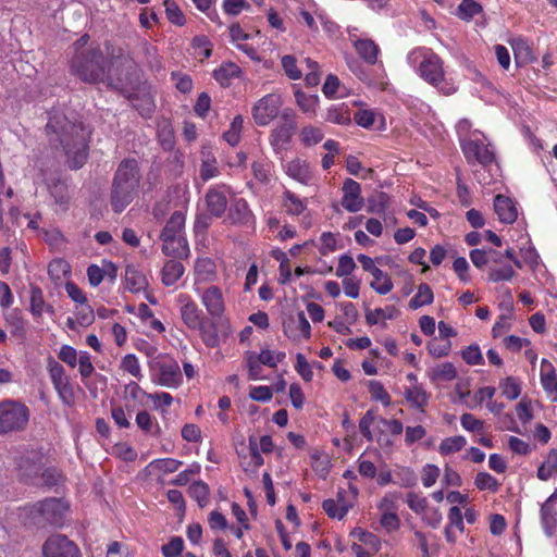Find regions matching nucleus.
Masks as SVG:
<instances>
[{
	"instance_id": "f03ea898",
	"label": "nucleus",
	"mask_w": 557,
	"mask_h": 557,
	"mask_svg": "<svg viewBox=\"0 0 557 557\" xmlns=\"http://www.w3.org/2000/svg\"><path fill=\"white\" fill-rule=\"evenodd\" d=\"M407 63L428 84L435 87L441 94L453 95L457 87L446 78L443 60L431 49L418 47L407 54Z\"/></svg>"
},
{
	"instance_id": "052dcab7",
	"label": "nucleus",
	"mask_w": 557,
	"mask_h": 557,
	"mask_svg": "<svg viewBox=\"0 0 557 557\" xmlns=\"http://www.w3.org/2000/svg\"><path fill=\"white\" fill-rule=\"evenodd\" d=\"M121 369L129 373L137 380L143 379L140 363L138 361V358L134 354H127L126 356L123 357L121 361Z\"/></svg>"
},
{
	"instance_id": "c9c22d12",
	"label": "nucleus",
	"mask_w": 557,
	"mask_h": 557,
	"mask_svg": "<svg viewBox=\"0 0 557 557\" xmlns=\"http://www.w3.org/2000/svg\"><path fill=\"white\" fill-rule=\"evenodd\" d=\"M7 325L10 327L12 335L24 337L26 334V322L22 317V312L13 309L3 314Z\"/></svg>"
},
{
	"instance_id": "09e8293b",
	"label": "nucleus",
	"mask_w": 557,
	"mask_h": 557,
	"mask_svg": "<svg viewBox=\"0 0 557 557\" xmlns=\"http://www.w3.org/2000/svg\"><path fill=\"white\" fill-rule=\"evenodd\" d=\"M373 281L370 286L380 295L388 294L394 285L389 275L383 272L381 269L372 274Z\"/></svg>"
},
{
	"instance_id": "473e14b6",
	"label": "nucleus",
	"mask_w": 557,
	"mask_h": 557,
	"mask_svg": "<svg viewBox=\"0 0 557 557\" xmlns=\"http://www.w3.org/2000/svg\"><path fill=\"white\" fill-rule=\"evenodd\" d=\"M483 13V7L475 0H461L455 15L463 21L471 22L476 15Z\"/></svg>"
},
{
	"instance_id": "49530a36",
	"label": "nucleus",
	"mask_w": 557,
	"mask_h": 557,
	"mask_svg": "<svg viewBox=\"0 0 557 557\" xmlns=\"http://www.w3.org/2000/svg\"><path fill=\"white\" fill-rule=\"evenodd\" d=\"M209 486L203 481H195L188 487L189 496L195 499L198 505L203 508L209 503Z\"/></svg>"
},
{
	"instance_id": "b1692460",
	"label": "nucleus",
	"mask_w": 557,
	"mask_h": 557,
	"mask_svg": "<svg viewBox=\"0 0 557 557\" xmlns=\"http://www.w3.org/2000/svg\"><path fill=\"white\" fill-rule=\"evenodd\" d=\"M541 384L553 401H557V374L547 359L541 361Z\"/></svg>"
},
{
	"instance_id": "ea45409f",
	"label": "nucleus",
	"mask_w": 557,
	"mask_h": 557,
	"mask_svg": "<svg viewBox=\"0 0 557 557\" xmlns=\"http://www.w3.org/2000/svg\"><path fill=\"white\" fill-rule=\"evenodd\" d=\"M135 422L145 433L153 436L160 435V425L148 411L141 410L137 412Z\"/></svg>"
},
{
	"instance_id": "1a4fd4ad",
	"label": "nucleus",
	"mask_w": 557,
	"mask_h": 557,
	"mask_svg": "<svg viewBox=\"0 0 557 557\" xmlns=\"http://www.w3.org/2000/svg\"><path fill=\"white\" fill-rule=\"evenodd\" d=\"M283 100L278 94H268L259 99L251 109L255 123L259 126L269 125L280 112Z\"/></svg>"
},
{
	"instance_id": "0e129e2a",
	"label": "nucleus",
	"mask_w": 557,
	"mask_h": 557,
	"mask_svg": "<svg viewBox=\"0 0 557 557\" xmlns=\"http://www.w3.org/2000/svg\"><path fill=\"white\" fill-rule=\"evenodd\" d=\"M400 495L397 492H388L386 493L377 503V509L381 513L385 512H396L397 511V502Z\"/></svg>"
},
{
	"instance_id": "2eb2a0df",
	"label": "nucleus",
	"mask_w": 557,
	"mask_h": 557,
	"mask_svg": "<svg viewBox=\"0 0 557 557\" xmlns=\"http://www.w3.org/2000/svg\"><path fill=\"white\" fill-rule=\"evenodd\" d=\"M20 476L26 483L39 484L38 478L42 470L41 457L35 451H28L17 462Z\"/></svg>"
},
{
	"instance_id": "4d7b16f0",
	"label": "nucleus",
	"mask_w": 557,
	"mask_h": 557,
	"mask_svg": "<svg viewBox=\"0 0 557 557\" xmlns=\"http://www.w3.org/2000/svg\"><path fill=\"white\" fill-rule=\"evenodd\" d=\"M281 64L285 75L292 81H298L302 77L301 70L297 66V60L294 55L286 54L281 58Z\"/></svg>"
},
{
	"instance_id": "5701e85b",
	"label": "nucleus",
	"mask_w": 557,
	"mask_h": 557,
	"mask_svg": "<svg viewBox=\"0 0 557 557\" xmlns=\"http://www.w3.org/2000/svg\"><path fill=\"white\" fill-rule=\"evenodd\" d=\"M295 102L299 110L309 117H314L319 109L320 99L318 95H309L297 85L293 86Z\"/></svg>"
},
{
	"instance_id": "f8f14e48",
	"label": "nucleus",
	"mask_w": 557,
	"mask_h": 557,
	"mask_svg": "<svg viewBox=\"0 0 557 557\" xmlns=\"http://www.w3.org/2000/svg\"><path fill=\"white\" fill-rule=\"evenodd\" d=\"M283 333L295 343L309 339L311 326L306 314L300 311L296 315H289L283 320Z\"/></svg>"
},
{
	"instance_id": "6e6552de",
	"label": "nucleus",
	"mask_w": 557,
	"mask_h": 557,
	"mask_svg": "<svg viewBox=\"0 0 557 557\" xmlns=\"http://www.w3.org/2000/svg\"><path fill=\"white\" fill-rule=\"evenodd\" d=\"M47 369L52 385L62 404L65 406H72L75 401V393L62 364L53 358H49Z\"/></svg>"
},
{
	"instance_id": "cd10ccee",
	"label": "nucleus",
	"mask_w": 557,
	"mask_h": 557,
	"mask_svg": "<svg viewBox=\"0 0 557 557\" xmlns=\"http://www.w3.org/2000/svg\"><path fill=\"white\" fill-rule=\"evenodd\" d=\"M404 396L411 407L420 409L421 411L428 406L430 399V394L420 384L407 387L404 392Z\"/></svg>"
},
{
	"instance_id": "0eeeda50",
	"label": "nucleus",
	"mask_w": 557,
	"mask_h": 557,
	"mask_svg": "<svg viewBox=\"0 0 557 557\" xmlns=\"http://www.w3.org/2000/svg\"><path fill=\"white\" fill-rule=\"evenodd\" d=\"M151 381L168 388H178L182 383L180 364L175 360H161L156 358L149 362Z\"/></svg>"
},
{
	"instance_id": "20e7f679",
	"label": "nucleus",
	"mask_w": 557,
	"mask_h": 557,
	"mask_svg": "<svg viewBox=\"0 0 557 557\" xmlns=\"http://www.w3.org/2000/svg\"><path fill=\"white\" fill-rule=\"evenodd\" d=\"M69 503L62 498H47L24 507L26 522L44 528L48 524L61 525L67 511Z\"/></svg>"
},
{
	"instance_id": "aec40b11",
	"label": "nucleus",
	"mask_w": 557,
	"mask_h": 557,
	"mask_svg": "<svg viewBox=\"0 0 557 557\" xmlns=\"http://www.w3.org/2000/svg\"><path fill=\"white\" fill-rule=\"evenodd\" d=\"M349 38L356 49L358 55L368 64H375L377 62L380 48L369 38H357L356 35L349 34Z\"/></svg>"
},
{
	"instance_id": "5fc2aeb1",
	"label": "nucleus",
	"mask_w": 557,
	"mask_h": 557,
	"mask_svg": "<svg viewBox=\"0 0 557 557\" xmlns=\"http://www.w3.org/2000/svg\"><path fill=\"white\" fill-rule=\"evenodd\" d=\"M196 281H212L214 276V264L208 259H198L195 264Z\"/></svg>"
},
{
	"instance_id": "393cba45",
	"label": "nucleus",
	"mask_w": 557,
	"mask_h": 557,
	"mask_svg": "<svg viewBox=\"0 0 557 557\" xmlns=\"http://www.w3.org/2000/svg\"><path fill=\"white\" fill-rule=\"evenodd\" d=\"M428 377L433 383L451 382L457 377V369L451 362H443L428 370Z\"/></svg>"
},
{
	"instance_id": "f704fd0d",
	"label": "nucleus",
	"mask_w": 557,
	"mask_h": 557,
	"mask_svg": "<svg viewBox=\"0 0 557 557\" xmlns=\"http://www.w3.org/2000/svg\"><path fill=\"white\" fill-rule=\"evenodd\" d=\"M399 311L394 306H387L385 308H375L369 310L366 313V321L370 325L383 323L386 320H393L398 315Z\"/></svg>"
},
{
	"instance_id": "680f3d73",
	"label": "nucleus",
	"mask_w": 557,
	"mask_h": 557,
	"mask_svg": "<svg viewBox=\"0 0 557 557\" xmlns=\"http://www.w3.org/2000/svg\"><path fill=\"white\" fill-rule=\"evenodd\" d=\"M474 484L480 491L497 492L499 488L498 481L487 472H479L475 475Z\"/></svg>"
},
{
	"instance_id": "412c9836",
	"label": "nucleus",
	"mask_w": 557,
	"mask_h": 557,
	"mask_svg": "<svg viewBox=\"0 0 557 557\" xmlns=\"http://www.w3.org/2000/svg\"><path fill=\"white\" fill-rule=\"evenodd\" d=\"M494 210L502 223L512 224L518 218V210L513 200L504 195L494 199Z\"/></svg>"
},
{
	"instance_id": "7ed1b4c3",
	"label": "nucleus",
	"mask_w": 557,
	"mask_h": 557,
	"mask_svg": "<svg viewBox=\"0 0 557 557\" xmlns=\"http://www.w3.org/2000/svg\"><path fill=\"white\" fill-rule=\"evenodd\" d=\"M139 180L136 160H123L116 170L112 185L111 206L114 212H122L132 202Z\"/></svg>"
},
{
	"instance_id": "79ce46f5",
	"label": "nucleus",
	"mask_w": 557,
	"mask_h": 557,
	"mask_svg": "<svg viewBox=\"0 0 557 557\" xmlns=\"http://www.w3.org/2000/svg\"><path fill=\"white\" fill-rule=\"evenodd\" d=\"M541 523L546 535L550 536L557 525V510L555 506L543 504L541 507Z\"/></svg>"
},
{
	"instance_id": "338daca9",
	"label": "nucleus",
	"mask_w": 557,
	"mask_h": 557,
	"mask_svg": "<svg viewBox=\"0 0 557 557\" xmlns=\"http://www.w3.org/2000/svg\"><path fill=\"white\" fill-rule=\"evenodd\" d=\"M441 474V470L437 466L433 463H428L422 468L421 471V482L424 487H431L435 484L438 476Z\"/></svg>"
},
{
	"instance_id": "c85d7f7f",
	"label": "nucleus",
	"mask_w": 557,
	"mask_h": 557,
	"mask_svg": "<svg viewBox=\"0 0 557 557\" xmlns=\"http://www.w3.org/2000/svg\"><path fill=\"white\" fill-rule=\"evenodd\" d=\"M125 288L131 293H139L144 290L148 283L146 276L136 268L128 265L124 275Z\"/></svg>"
},
{
	"instance_id": "7c9ffc66",
	"label": "nucleus",
	"mask_w": 557,
	"mask_h": 557,
	"mask_svg": "<svg viewBox=\"0 0 557 557\" xmlns=\"http://www.w3.org/2000/svg\"><path fill=\"white\" fill-rule=\"evenodd\" d=\"M184 228H185V215L180 212L175 211L169 221L166 222L162 233L161 238H168V237H183L184 236Z\"/></svg>"
},
{
	"instance_id": "13d9d810",
	"label": "nucleus",
	"mask_w": 557,
	"mask_h": 557,
	"mask_svg": "<svg viewBox=\"0 0 557 557\" xmlns=\"http://www.w3.org/2000/svg\"><path fill=\"white\" fill-rule=\"evenodd\" d=\"M472 124L469 120L462 119L456 124V132L459 137L460 146L469 141V138H479L480 132L471 129Z\"/></svg>"
},
{
	"instance_id": "3c124183",
	"label": "nucleus",
	"mask_w": 557,
	"mask_h": 557,
	"mask_svg": "<svg viewBox=\"0 0 557 557\" xmlns=\"http://www.w3.org/2000/svg\"><path fill=\"white\" fill-rule=\"evenodd\" d=\"M394 483L400 487H412L417 484V475L409 467H398L394 472Z\"/></svg>"
},
{
	"instance_id": "4be33fe9",
	"label": "nucleus",
	"mask_w": 557,
	"mask_h": 557,
	"mask_svg": "<svg viewBox=\"0 0 557 557\" xmlns=\"http://www.w3.org/2000/svg\"><path fill=\"white\" fill-rule=\"evenodd\" d=\"M286 174L302 185H309L312 180L310 164L306 160L294 159L285 165Z\"/></svg>"
},
{
	"instance_id": "2f4dec72",
	"label": "nucleus",
	"mask_w": 557,
	"mask_h": 557,
	"mask_svg": "<svg viewBox=\"0 0 557 557\" xmlns=\"http://www.w3.org/2000/svg\"><path fill=\"white\" fill-rule=\"evenodd\" d=\"M536 476L541 481H548L557 476V449H550L545 460L539 467Z\"/></svg>"
},
{
	"instance_id": "c756f323",
	"label": "nucleus",
	"mask_w": 557,
	"mask_h": 557,
	"mask_svg": "<svg viewBox=\"0 0 557 557\" xmlns=\"http://www.w3.org/2000/svg\"><path fill=\"white\" fill-rule=\"evenodd\" d=\"M185 268L182 262L169 260L164 263L161 271V280L165 286L174 285L184 274Z\"/></svg>"
},
{
	"instance_id": "6ab92c4d",
	"label": "nucleus",
	"mask_w": 557,
	"mask_h": 557,
	"mask_svg": "<svg viewBox=\"0 0 557 557\" xmlns=\"http://www.w3.org/2000/svg\"><path fill=\"white\" fill-rule=\"evenodd\" d=\"M296 128V123L294 120L288 122H284L277 124L270 134V144L275 152L284 150L289 145L294 132Z\"/></svg>"
},
{
	"instance_id": "58836bf2",
	"label": "nucleus",
	"mask_w": 557,
	"mask_h": 557,
	"mask_svg": "<svg viewBox=\"0 0 557 557\" xmlns=\"http://www.w3.org/2000/svg\"><path fill=\"white\" fill-rule=\"evenodd\" d=\"M251 170L255 178L261 184H268L271 181L272 162L268 158L261 157L255 160Z\"/></svg>"
},
{
	"instance_id": "39448f33",
	"label": "nucleus",
	"mask_w": 557,
	"mask_h": 557,
	"mask_svg": "<svg viewBox=\"0 0 557 557\" xmlns=\"http://www.w3.org/2000/svg\"><path fill=\"white\" fill-rule=\"evenodd\" d=\"M71 71L86 83H97L106 75V61L101 50L96 47L87 53H76L71 60Z\"/></svg>"
},
{
	"instance_id": "bb28decb",
	"label": "nucleus",
	"mask_w": 557,
	"mask_h": 557,
	"mask_svg": "<svg viewBox=\"0 0 557 557\" xmlns=\"http://www.w3.org/2000/svg\"><path fill=\"white\" fill-rule=\"evenodd\" d=\"M162 244V252L166 256L175 257V258H185L189 253V247L186 238L183 237H168L161 238Z\"/></svg>"
},
{
	"instance_id": "72a5a7b5",
	"label": "nucleus",
	"mask_w": 557,
	"mask_h": 557,
	"mask_svg": "<svg viewBox=\"0 0 557 557\" xmlns=\"http://www.w3.org/2000/svg\"><path fill=\"white\" fill-rule=\"evenodd\" d=\"M324 138V132L315 125H305L299 131V140L305 147H312L321 143Z\"/></svg>"
},
{
	"instance_id": "c03bdc74",
	"label": "nucleus",
	"mask_w": 557,
	"mask_h": 557,
	"mask_svg": "<svg viewBox=\"0 0 557 557\" xmlns=\"http://www.w3.org/2000/svg\"><path fill=\"white\" fill-rule=\"evenodd\" d=\"M500 258L502 256L494 249H473L470 251V259L472 263L479 269L486 265L488 261L498 263L500 262Z\"/></svg>"
},
{
	"instance_id": "864d4df0",
	"label": "nucleus",
	"mask_w": 557,
	"mask_h": 557,
	"mask_svg": "<svg viewBox=\"0 0 557 557\" xmlns=\"http://www.w3.org/2000/svg\"><path fill=\"white\" fill-rule=\"evenodd\" d=\"M499 388L502 389V394L509 400L517 399L521 394V384L512 376H508L500 381Z\"/></svg>"
},
{
	"instance_id": "f257e3e1",
	"label": "nucleus",
	"mask_w": 557,
	"mask_h": 557,
	"mask_svg": "<svg viewBox=\"0 0 557 557\" xmlns=\"http://www.w3.org/2000/svg\"><path fill=\"white\" fill-rule=\"evenodd\" d=\"M47 129L58 135L69 166L75 170L82 168L88 157L89 131L81 123L70 122L61 114H53L49 117Z\"/></svg>"
},
{
	"instance_id": "603ef678",
	"label": "nucleus",
	"mask_w": 557,
	"mask_h": 557,
	"mask_svg": "<svg viewBox=\"0 0 557 557\" xmlns=\"http://www.w3.org/2000/svg\"><path fill=\"white\" fill-rule=\"evenodd\" d=\"M368 388L373 400L382 403L385 407L391 405V396L380 381H369Z\"/></svg>"
},
{
	"instance_id": "e2e57ef3",
	"label": "nucleus",
	"mask_w": 557,
	"mask_h": 557,
	"mask_svg": "<svg viewBox=\"0 0 557 557\" xmlns=\"http://www.w3.org/2000/svg\"><path fill=\"white\" fill-rule=\"evenodd\" d=\"M246 363L248 368V375L250 380H263L261 362L257 358L256 352L248 351L246 352Z\"/></svg>"
},
{
	"instance_id": "de8ad7c7",
	"label": "nucleus",
	"mask_w": 557,
	"mask_h": 557,
	"mask_svg": "<svg viewBox=\"0 0 557 557\" xmlns=\"http://www.w3.org/2000/svg\"><path fill=\"white\" fill-rule=\"evenodd\" d=\"M350 507L351 505L349 503H338L332 498L325 499L322 503V508L327 516L338 520H342L347 515Z\"/></svg>"
},
{
	"instance_id": "a18cd8bd",
	"label": "nucleus",
	"mask_w": 557,
	"mask_h": 557,
	"mask_svg": "<svg viewBox=\"0 0 557 557\" xmlns=\"http://www.w3.org/2000/svg\"><path fill=\"white\" fill-rule=\"evenodd\" d=\"M467 445V440L462 435L450 436L442 440L438 445V451L443 456L460 451Z\"/></svg>"
},
{
	"instance_id": "8fccbe9b",
	"label": "nucleus",
	"mask_w": 557,
	"mask_h": 557,
	"mask_svg": "<svg viewBox=\"0 0 557 557\" xmlns=\"http://www.w3.org/2000/svg\"><path fill=\"white\" fill-rule=\"evenodd\" d=\"M244 119L242 115H236L226 132L223 134L225 141L235 147L240 141V135L243 131Z\"/></svg>"
},
{
	"instance_id": "f3484780",
	"label": "nucleus",
	"mask_w": 557,
	"mask_h": 557,
	"mask_svg": "<svg viewBox=\"0 0 557 557\" xmlns=\"http://www.w3.org/2000/svg\"><path fill=\"white\" fill-rule=\"evenodd\" d=\"M249 453H245L243 449H237L240 467L245 472L255 473L264 463V459L261 456L258 442L255 436H250L249 440Z\"/></svg>"
},
{
	"instance_id": "bf43d9fd",
	"label": "nucleus",
	"mask_w": 557,
	"mask_h": 557,
	"mask_svg": "<svg viewBox=\"0 0 557 557\" xmlns=\"http://www.w3.org/2000/svg\"><path fill=\"white\" fill-rule=\"evenodd\" d=\"M194 53L201 60L208 59L212 53V44L206 36H196L191 42Z\"/></svg>"
},
{
	"instance_id": "9d476101",
	"label": "nucleus",
	"mask_w": 557,
	"mask_h": 557,
	"mask_svg": "<svg viewBox=\"0 0 557 557\" xmlns=\"http://www.w3.org/2000/svg\"><path fill=\"white\" fill-rule=\"evenodd\" d=\"M44 557H81L78 547L65 535L54 534L42 546Z\"/></svg>"
},
{
	"instance_id": "37998d69",
	"label": "nucleus",
	"mask_w": 557,
	"mask_h": 557,
	"mask_svg": "<svg viewBox=\"0 0 557 557\" xmlns=\"http://www.w3.org/2000/svg\"><path fill=\"white\" fill-rule=\"evenodd\" d=\"M325 121L337 125H348L351 121L348 108L345 104L330 107L325 114Z\"/></svg>"
},
{
	"instance_id": "6e6d98bb",
	"label": "nucleus",
	"mask_w": 557,
	"mask_h": 557,
	"mask_svg": "<svg viewBox=\"0 0 557 557\" xmlns=\"http://www.w3.org/2000/svg\"><path fill=\"white\" fill-rule=\"evenodd\" d=\"M151 400L154 410L160 411L162 416L166 414V409L173 404V397L166 392H159L147 395Z\"/></svg>"
},
{
	"instance_id": "e433bc0d",
	"label": "nucleus",
	"mask_w": 557,
	"mask_h": 557,
	"mask_svg": "<svg viewBox=\"0 0 557 557\" xmlns=\"http://www.w3.org/2000/svg\"><path fill=\"white\" fill-rule=\"evenodd\" d=\"M283 206L288 214L300 215L307 209V201L306 199H300L290 190H285L283 194Z\"/></svg>"
},
{
	"instance_id": "4468645a",
	"label": "nucleus",
	"mask_w": 557,
	"mask_h": 557,
	"mask_svg": "<svg viewBox=\"0 0 557 557\" xmlns=\"http://www.w3.org/2000/svg\"><path fill=\"white\" fill-rule=\"evenodd\" d=\"M469 161H478L483 166H488L495 161L494 151L479 138H469L461 147Z\"/></svg>"
},
{
	"instance_id": "ddd939ff",
	"label": "nucleus",
	"mask_w": 557,
	"mask_h": 557,
	"mask_svg": "<svg viewBox=\"0 0 557 557\" xmlns=\"http://www.w3.org/2000/svg\"><path fill=\"white\" fill-rule=\"evenodd\" d=\"M177 301L181 304V318L184 324L193 331L201 330L205 317L191 297L187 294H180Z\"/></svg>"
},
{
	"instance_id": "4c0bfd02",
	"label": "nucleus",
	"mask_w": 557,
	"mask_h": 557,
	"mask_svg": "<svg viewBox=\"0 0 557 557\" xmlns=\"http://www.w3.org/2000/svg\"><path fill=\"white\" fill-rule=\"evenodd\" d=\"M433 299L434 295L432 288L428 284L421 283L418 286L416 295L409 301V308L417 310L423 306L431 305Z\"/></svg>"
},
{
	"instance_id": "423d86ee",
	"label": "nucleus",
	"mask_w": 557,
	"mask_h": 557,
	"mask_svg": "<svg viewBox=\"0 0 557 557\" xmlns=\"http://www.w3.org/2000/svg\"><path fill=\"white\" fill-rule=\"evenodd\" d=\"M29 420L28 408L15 400L0 403V434H10L23 431Z\"/></svg>"
},
{
	"instance_id": "a211bd4d",
	"label": "nucleus",
	"mask_w": 557,
	"mask_h": 557,
	"mask_svg": "<svg viewBox=\"0 0 557 557\" xmlns=\"http://www.w3.org/2000/svg\"><path fill=\"white\" fill-rule=\"evenodd\" d=\"M230 190L224 185L211 187L206 195L208 211L214 216H221L227 208V195Z\"/></svg>"
},
{
	"instance_id": "dca6fc26",
	"label": "nucleus",
	"mask_w": 557,
	"mask_h": 557,
	"mask_svg": "<svg viewBox=\"0 0 557 557\" xmlns=\"http://www.w3.org/2000/svg\"><path fill=\"white\" fill-rule=\"evenodd\" d=\"M363 205L360 184L351 178H347L343 185L342 206L348 212H358L363 208Z\"/></svg>"
},
{
	"instance_id": "69168bd1",
	"label": "nucleus",
	"mask_w": 557,
	"mask_h": 557,
	"mask_svg": "<svg viewBox=\"0 0 557 557\" xmlns=\"http://www.w3.org/2000/svg\"><path fill=\"white\" fill-rule=\"evenodd\" d=\"M285 352L273 351L270 349H262L260 354H257L259 361L270 368H275L285 358Z\"/></svg>"
},
{
	"instance_id": "9b49d317",
	"label": "nucleus",
	"mask_w": 557,
	"mask_h": 557,
	"mask_svg": "<svg viewBox=\"0 0 557 557\" xmlns=\"http://www.w3.org/2000/svg\"><path fill=\"white\" fill-rule=\"evenodd\" d=\"M194 289L199 295L202 306L211 318L221 319L224 315L225 301L222 289L219 286L211 285L202 292L198 287Z\"/></svg>"
},
{
	"instance_id": "774afa93",
	"label": "nucleus",
	"mask_w": 557,
	"mask_h": 557,
	"mask_svg": "<svg viewBox=\"0 0 557 557\" xmlns=\"http://www.w3.org/2000/svg\"><path fill=\"white\" fill-rule=\"evenodd\" d=\"M184 548V541L180 536L172 537L169 543L162 546L164 557H178Z\"/></svg>"
},
{
	"instance_id": "a19ab883",
	"label": "nucleus",
	"mask_w": 557,
	"mask_h": 557,
	"mask_svg": "<svg viewBox=\"0 0 557 557\" xmlns=\"http://www.w3.org/2000/svg\"><path fill=\"white\" fill-rule=\"evenodd\" d=\"M240 74V69L232 62L223 63L213 71L214 79L222 86H227L232 78Z\"/></svg>"
},
{
	"instance_id": "a878e982",
	"label": "nucleus",
	"mask_w": 557,
	"mask_h": 557,
	"mask_svg": "<svg viewBox=\"0 0 557 557\" xmlns=\"http://www.w3.org/2000/svg\"><path fill=\"white\" fill-rule=\"evenodd\" d=\"M510 45L513 51L515 61L518 65L532 63L535 61L530 42L521 37L513 38L510 40Z\"/></svg>"
}]
</instances>
